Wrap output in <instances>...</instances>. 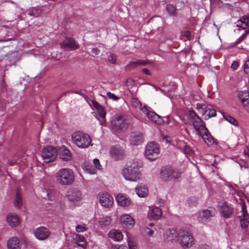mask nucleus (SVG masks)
I'll return each instance as SVG.
<instances>
[{
  "label": "nucleus",
  "mask_w": 249,
  "mask_h": 249,
  "mask_svg": "<svg viewBox=\"0 0 249 249\" xmlns=\"http://www.w3.org/2000/svg\"><path fill=\"white\" fill-rule=\"evenodd\" d=\"M55 178L56 181L62 185H70L74 182V173L70 169L62 168L56 173Z\"/></svg>",
  "instance_id": "nucleus-1"
},
{
  "label": "nucleus",
  "mask_w": 249,
  "mask_h": 249,
  "mask_svg": "<svg viewBox=\"0 0 249 249\" xmlns=\"http://www.w3.org/2000/svg\"><path fill=\"white\" fill-rule=\"evenodd\" d=\"M138 163L137 162H131L124 168L123 174L125 179L136 181L140 179L141 174Z\"/></svg>",
  "instance_id": "nucleus-2"
},
{
  "label": "nucleus",
  "mask_w": 249,
  "mask_h": 249,
  "mask_svg": "<svg viewBox=\"0 0 249 249\" xmlns=\"http://www.w3.org/2000/svg\"><path fill=\"white\" fill-rule=\"evenodd\" d=\"M111 126L115 131H123L128 126V119L125 116L121 114H116L112 118Z\"/></svg>",
  "instance_id": "nucleus-3"
},
{
  "label": "nucleus",
  "mask_w": 249,
  "mask_h": 249,
  "mask_svg": "<svg viewBox=\"0 0 249 249\" xmlns=\"http://www.w3.org/2000/svg\"><path fill=\"white\" fill-rule=\"evenodd\" d=\"M73 142L80 148H87L91 143V140L90 136L81 132L74 133L72 135Z\"/></svg>",
  "instance_id": "nucleus-4"
},
{
  "label": "nucleus",
  "mask_w": 249,
  "mask_h": 249,
  "mask_svg": "<svg viewBox=\"0 0 249 249\" xmlns=\"http://www.w3.org/2000/svg\"><path fill=\"white\" fill-rule=\"evenodd\" d=\"M188 117L190 121L193 125L194 128L197 131L198 134H200L201 132H203V131H207V129L203 124L202 121L194 110H191L189 111Z\"/></svg>",
  "instance_id": "nucleus-5"
},
{
  "label": "nucleus",
  "mask_w": 249,
  "mask_h": 249,
  "mask_svg": "<svg viewBox=\"0 0 249 249\" xmlns=\"http://www.w3.org/2000/svg\"><path fill=\"white\" fill-rule=\"evenodd\" d=\"M180 177V173L175 171L170 166L166 165L163 167L160 172V178L163 181H166L178 178Z\"/></svg>",
  "instance_id": "nucleus-6"
},
{
  "label": "nucleus",
  "mask_w": 249,
  "mask_h": 249,
  "mask_svg": "<svg viewBox=\"0 0 249 249\" xmlns=\"http://www.w3.org/2000/svg\"><path fill=\"white\" fill-rule=\"evenodd\" d=\"M160 154V149L158 145L155 142L148 143L145 148V156L149 160H156Z\"/></svg>",
  "instance_id": "nucleus-7"
},
{
  "label": "nucleus",
  "mask_w": 249,
  "mask_h": 249,
  "mask_svg": "<svg viewBox=\"0 0 249 249\" xmlns=\"http://www.w3.org/2000/svg\"><path fill=\"white\" fill-rule=\"evenodd\" d=\"M58 155V152L55 147L49 145L45 147L42 152V157L46 163L53 161Z\"/></svg>",
  "instance_id": "nucleus-8"
},
{
  "label": "nucleus",
  "mask_w": 249,
  "mask_h": 249,
  "mask_svg": "<svg viewBox=\"0 0 249 249\" xmlns=\"http://www.w3.org/2000/svg\"><path fill=\"white\" fill-rule=\"evenodd\" d=\"M60 46L65 51H70L77 49L79 47V45L73 38L67 37L60 43Z\"/></svg>",
  "instance_id": "nucleus-9"
},
{
  "label": "nucleus",
  "mask_w": 249,
  "mask_h": 249,
  "mask_svg": "<svg viewBox=\"0 0 249 249\" xmlns=\"http://www.w3.org/2000/svg\"><path fill=\"white\" fill-rule=\"evenodd\" d=\"M180 244L182 247L185 248H190L193 244V236L188 232L183 231L180 232Z\"/></svg>",
  "instance_id": "nucleus-10"
},
{
  "label": "nucleus",
  "mask_w": 249,
  "mask_h": 249,
  "mask_svg": "<svg viewBox=\"0 0 249 249\" xmlns=\"http://www.w3.org/2000/svg\"><path fill=\"white\" fill-rule=\"evenodd\" d=\"M99 202L102 206L109 208L113 204V197L107 193H100L98 195Z\"/></svg>",
  "instance_id": "nucleus-11"
},
{
  "label": "nucleus",
  "mask_w": 249,
  "mask_h": 249,
  "mask_svg": "<svg viewBox=\"0 0 249 249\" xmlns=\"http://www.w3.org/2000/svg\"><path fill=\"white\" fill-rule=\"evenodd\" d=\"M34 233L35 236L40 240L46 239L51 234V232L49 229L43 226L35 229Z\"/></svg>",
  "instance_id": "nucleus-12"
},
{
  "label": "nucleus",
  "mask_w": 249,
  "mask_h": 249,
  "mask_svg": "<svg viewBox=\"0 0 249 249\" xmlns=\"http://www.w3.org/2000/svg\"><path fill=\"white\" fill-rule=\"evenodd\" d=\"M67 197L71 202H78L82 199V194L79 190L76 188H72L69 190Z\"/></svg>",
  "instance_id": "nucleus-13"
},
{
  "label": "nucleus",
  "mask_w": 249,
  "mask_h": 249,
  "mask_svg": "<svg viewBox=\"0 0 249 249\" xmlns=\"http://www.w3.org/2000/svg\"><path fill=\"white\" fill-rule=\"evenodd\" d=\"M120 223L123 227L130 228L135 224L134 219L129 214H124L120 217Z\"/></svg>",
  "instance_id": "nucleus-14"
},
{
  "label": "nucleus",
  "mask_w": 249,
  "mask_h": 249,
  "mask_svg": "<svg viewBox=\"0 0 249 249\" xmlns=\"http://www.w3.org/2000/svg\"><path fill=\"white\" fill-rule=\"evenodd\" d=\"M110 154L115 160H121L125 156L124 150L119 146H114L111 148Z\"/></svg>",
  "instance_id": "nucleus-15"
},
{
  "label": "nucleus",
  "mask_w": 249,
  "mask_h": 249,
  "mask_svg": "<svg viewBox=\"0 0 249 249\" xmlns=\"http://www.w3.org/2000/svg\"><path fill=\"white\" fill-rule=\"evenodd\" d=\"M143 141V135L140 132H133L130 137L131 144L137 145L141 144Z\"/></svg>",
  "instance_id": "nucleus-16"
},
{
  "label": "nucleus",
  "mask_w": 249,
  "mask_h": 249,
  "mask_svg": "<svg viewBox=\"0 0 249 249\" xmlns=\"http://www.w3.org/2000/svg\"><path fill=\"white\" fill-rule=\"evenodd\" d=\"M178 235V234L176 230L174 229H169L164 234V238L167 243H173L176 241Z\"/></svg>",
  "instance_id": "nucleus-17"
},
{
  "label": "nucleus",
  "mask_w": 249,
  "mask_h": 249,
  "mask_svg": "<svg viewBox=\"0 0 249 249\" xmlns=\"http://www.w3.org/2000/svg\"><path fill=\"white\" fill-rule=\"evenodd\" d=\"M116 201L119 205L124 207L128 206L131 203L130 199L123 194H118L116 197Z\"/></svg>",
  "instance_id": "nucleus-18"
},
{
  "label": "nucleus",
  "mask_w": 249,
  "mask_h": 249,
  "mask_svg": "<svg viewBox=\"0 0 249 249\" xmlns=\"http://www.w3.org/2000/svg\"><path fill=\"white\" fill-rule=\"evenodd\" d=\"M59 158L64 161H69L71 159V155L70 150L65 146L61 147L58 151Z\"/></svg>",
  "instance_id": "nucleus-19"
},
{
  "label": "nucleus",
  "mask_w": 249,
  "mask_h": 249,
  "mask_svg": "<svg viewBox=\"0 0 249 249\" xmlns=\"http://www.w3.org/2000/svg\"><path fill=\"white\" fill-rule=\"evenodd\" d=\"M222 215L225 218H229L233 214V208L224 203L221 207Z\"/></svg>",
  "instance_id": "nucleus-20"
},
{
  "label": "nucleus",
  "mask_w": 249,
  "mask_h": 249,
  "mask_svg": "<svg viewBox=\"0 0 249 249\" xmlns=\"http://www.w3.org/2000/svg\"><path fill=\"white\" fill-rule=\"evenodd\" d=\"M8 249H20V241L17 237L10 238L7 243Z\"/></svg>",
  "instance_id": "nucleus-21"
},
{
  "label": "nucleus",
  "mask_w": 249,
  "mask_h": 249,
  "mask_svg": "<svg viewBox=\"0 0 249 249\" xmlns=\"http://www.w3.org/2000/svg\"><path fill=\"white\" fill-rule=\"evenodd\" d=\"M237 26L242 29H246L249 27V15H245L238 20Z\"/></svg>",
  "instance_id": "nucleus-22"
},
{
  "label": "nucleus",
  "mask_w": 249,
  "mask_h": 249,
  "mask_svg": "<svg viewBox=\"0 0 249 249\" xmlns=\"http://www.w3.org/2000/svg\"><path fill=\"white\" fill-rule=\"evenodd\" d=\"M238 97L244 106L249 105V91L244 90L241 91L238 94Z\"/></svg>",
  "instance_id": "nucleus-23"
},
{
  "label": "nucleus",
  "mask_w": 249,
  "mask_h": 249,
  "mask_svg": "<svg viewBox=\"0 0 249 249\" xmlns=\"http://www.w3.org/2000/svg\"><path fill=\"white\" fill-rule=\"evenodd\" d=\"M7 220L11 227H16L19 224V219L16 214H9L7 215Z\"/></svg>",
  "instance_id": "nucleus-24"
},
{
  "label": "nucleus",
  "mask_w": 249,
  "mask_h": 249,
  "mask_svg": "<svg viewBox=\"0 0 249 249\" xmlns=\"http://www.w3.org/2000/svg\"><path fill=\"white\" fill-rule=\"evenodd\" d=\"M199 135L201 136L205 142L208 145H212L214 143V139L211 135L208 130L207 132L203 131V132H201Z\"/></svg>",
  "instance_id": "nucleus-25"
},
{
  "label": "nucleus",
  "mask_w": 249,
  "mask_h": 249,
  "mask_svg": "<svg viewBox=\"0 0 249 249\" xmlns=\"http://www.w3.org/2000/svg\"><path fill=\"white\" fill-rule=\"evenodd\" d=\"M161 210L159 208L156 207L153 208L148 214V216L150 219L158 220L161 217Z\"/></svg>",
  "instance_id": "nucleus-26"
},
{
  "label": "nucleus",
  "mask_w": 249,
  "mask_h": 249,
  "mask_svg": "<svg viewBox=\"0 0 249 249\" xmlns=\"http://www.w3.org/2000/svg\"><path fill=\"white\" fill-rule=\"evenodd\" d=\"M136 192L139 196L144 197L147 196L148 191L144 185L141 184L136 188Z\"/></svg>",
  "instance_id": "nucleus-27"
},
{
  "label": "nucleus",
  "mask_w": 249,
  "mask_h": 249,
  "mask_svg": "<svg viewBox=\"0 0 249 249\" xmlns=\"http://www.w3.org/2000/svg\"><path fill=\"white\" fill-rule=\"evenodd\" d=\"M74 242L77 246L81 247L83 249H85L86 246V241L84 237L79 234H76L73 238Z\"/></svg>",
  "instance_id": "nucleus-28"
},
{
  "label": "nucleus",
  "mask_w": 249,
  "mask_h": 249,
  "mask_svg": "<svg viewBox=\"0 0 249 249\" xmlns=\"http://www.w3.org/2000/svg\"><path fill=\"white\" fill-rule=\"evenodd\" d=\"M93 113L101 124L105 122V117L106 115L105 110H96V111Z\"/></svg>",
  "instance_id": "nucleus-29"
},
{
  "label": "nucleus",
  "mask_w": 249,
  "mask_h": 249,
  "mask_svg": "<svg viewBox=\"0 0 249 249\" xmlns=\"http://www.w3.org/2000/svg\"><path fill=\"white\" fill-rule=\"evenodd\" d=\"M150 62L145 60H137L136 61H130L127 67H131L132 68H136L139 66H145Z\"/></svg>",
  "instance_id": "nucleus-30"
},
{
  "label": "nucleus",
  "mask_w": 249,
  "mask_h": 249,
  "mask_svg": "<svg viewBox=\"0 0 249 249\" xmlns=\"http://www.w3.org/2000/svg\"><path fill=\"white\" fill-rule=\"evenodd\" d=\"M42 10L39 7H32L28 11V14L30 16L37 17L42 13Z\"/></svg>",
  "instance_id": "nucleus-31"
},
{
  "label": "nucleus",
  "mask_w": 249,
  "mask_h": 249,
  "mask_svg": "<svg viewBox=\"0 0 249 249\" xmlns=\"http://www.w3.org/2000/svg\"><path fill=\"white\" fill-rule=\"evenodd\" d=\"M109 236L110 238L115 239L116 241H121L123 239V235L121 232L116 231H112L109 232Z\"/></svg>",
  "instance_id": "nucleus-32"
},
{
  "label": "nucleus",
  "mask_w": 249,
  "mask_h": 249,
  "mask_svg": "<svg viewBox=\"0 0 249 249\" xmlns=\"http://www.w3.org/2000/svg\"><path fill=\"white\" fill-rule=\"evenodd\" d=\"M145 111H147L145 113L147 117L152 121L157 123L159 115L153 111H149V110H145Z\"/></svg>",
  "instance_id": "nucleus-33"
},
{
  "label": "nucleus",
  "mask_w": 249,
  "mask_h": 249,
  "mask_svg": "<svg viewBox=\"0 0 249 249\" xmlns=\"http://www.w3.org/2000/svg\"><path fill=\"white\" fill-rule=\"evenodd\" d=\"M131 107L135 109H147L145 106L142 107V105L137 98H133L131 100Z\"/></svg>",
  "instance_id": "nucleus-34"
},
{
  "label": "nucleus",
  "mask_w": 249,
  "mask_h": 249,
  "mask_svg": "<svg viewBox=\"0 0 249 249\" xmlns=\"http://www.w3.org/2000/svg\"><path fill=\"white\" fill-rule=\"evenodd\" d=\"M15 206L17 208H20L22 205V197L18 191L16 192V200L14 202Z\"/></svg>",
  "instance_id": "nucleus-35"
},
{
  "label": "nucleus",
  "mask_w": 249,
  "mask_h": 249,
  "mask_svg": "<svg viewBox=\"0 0 249 249\" xmlns=\"http://www.w3.org/2000/svg\"><path fill=\"white\" fill-rule=\"evenodd\" d=\"M166 10L168 12L171 16H177V9L176 6L173 5V4H167L166 6Z\"/></svg>",
  "instance_id": "nucleus-36"
},
{
  "label": "nucleus",
  "mask_w": 249,
  "mask_h": 249,
  "mask_svg": "<svg viewBox=\"0 0 249 249\" xmlns=\"http://www.w3.org/2000/svg\"><path fill=\"white\" fill-rule=\"evenodd\" d=\"M216 110H205L204 115L205 119H208L211 117H215L216 115Z\"/></svg>",
  "instance_id": "nucleus-37"
},
{
  "label": "nucleus",
  "mask_w": 249,
  "mask_h": 249,
  "mask_svg": "<svg viewBox=\"0 0 249 249\" xmlns=\"http://www.w3.org/2000/svg\"><path fill=\"white\" fill-rule=\"evenodd\" d=\"M196 109H211L213 106L211 104H208L206 103L198 102L196 103Z\"/></svg>",
  "instance_id": "nucleus-38"
},
{
  "label": "nucleus",
  "mask_w": 249,
  "mask_h": 249,
  "mask_svg": "<svg viewBox=\"0 0 249 249\" xmlns=\"http://www.w3.org/2000/svg\"><path fill=\"white\" fill-rule=\"evenodd\" d=\"M249 34V30H246L244 33L234 43V46H236L246 38L247 36Z\"/></svg>",
  "instance_id": "nucleus-39"
},
{
  "label": "nucleus",
  "mask_w": 249,
  "mask_h": 249,
  "mask_svg": "<svg viewBox=\"0 0 249 249\" xmlns=\"http://www.w3.org/2000/svg\"><path fill=\"white\" fill-rule=\"evenodd\" d=\"M220 113L222 115V116L224 117L225 120H226L227 121L230 122L231 124L234 125L237 124V122L236 120L234 118L232 117L231 116L229 115H226L222 112H220Z\"/></svg>",
  "instance_id": "nucleus-40"
},
{
  "label": "nucleus",
  "mask_w": 249,
  "mask_h": 249,
  "mask_svg": "<svg viewBox=\"0 0 249 249\" xmlns=\"http://www.w3.org/2000/svg\"><path fill=\"white\" fill-rule=\"evenodd\" d=\"M240 225L242 228H246L249 224L248 218L240 217Z\"/></svg>",
  "instance_id": "nucleus-41"
},
{
  "label": "nucleus",
  "mask_w": 249,
  "mask_h": 249,
  "mask_svg": "<svg viewBox=\"0 0 249 249\" xmlns=\"http://www.w3.org/2000/svg\"><path fill=\"white\" fill-rule=\"evenodd\" d=\"M242 216H240V217H244V218H248L249 215L247 213L246 206L244 204L242 205Z\"/></svg>",
  "instance_id": "nucleus-42"
},
{
  "label": "nucleus",
  "mask_w": 249,
  "mask_h": 249,
  "mask_svg": "<svg viewBox=\"0 0 249 249\" xmlns=\"http://www.w3.org/2000/svg\"><path fill=\"white\" fill-rule=\"evenodd\" d=\"M108 59L111 63L115 64L116 61V56L113 53H111L108 55Z\"/></svg>",
  "instance_id": "nucleus-43"
},
{
  "label": "nucleus",
  "mask_w": 249,
  "mask_h": 249,
  "mask_svg": "<svg viewBox=\"0 0 249 249\" xmlns=\"http://www.w3.org/2000/svg\"><path fill=\"white\" fill-rule=\"evenodd\" d=\"M107 95L108 98L112 99L114 101H116L120 99V98L118 97L114 94L110 92H107Z\"/></svg>",
  "instance_id": "nucleus-44"
},
{
  "label": "nucleus",
  "mask_w": 249,
  "mask_h": 249,
  "mask_svg": "<svg viewBox=\"0 0 249 249\" xmlns=\"http://www.w3.org/2000/svg\"><path fill=\"white\" fill-rule=\"evenodd\" d=\"M212 215L211 214V212L208 210H205L203 211V213L202 217H204L206 219H208L210 216H212Z\"/></svg>",
  "instance_id": "nucleus-45"
},
{
  "label": "nucleus",
  "mask_w": 249,
  "mask_h": 249,
  "mask_svg": "<svg viewBox=\"0 0 249 249\" xmlns=\"http://www.w3.org/2000/svg\"><path fill=\"white\" fill-rule=\"evenodd\" d=\"M76 230L77 232H83L87 230L86 228L83 225H78L76 227Z\"/></svg>",
  "instance_id": "nucleus-46"
},
{
  "label": "nucleus",
  "mask_w": 249,
  "mask_h": 249,
  "mask_svg": "<svg viewBox=\"0 0 249 249\" xmlns=\"http://www.w3.org/2000/svg\"><path fill=\"white\" fill-rule=\"evenodd\" d=\"M190 98L193 99V103L191 101L190 102L191 104L195 105L196 101L198 100V98H200V97L198 95H191L189 98Z\"/></svg>",
  "instance_id": "nucleus-47"
},
{
  "label": "nucleus",
  "mask_w": 249,
  "mask_h": 249,
  "mask_svg": "<svg viewBox=\"0 0 249 249\" xmlns=\"http://www.w3.org/2000/svg\"><path fill=\"white\" fill-rule=\"evenodd\" d=\"M244 71L246 73H249V59L244 64Z\"/></svg>",
  "instance_id": "nucleus-48"
},
{
  "label": "nucleus",
  "mask_w": 249,
  "mask_h": 249,
  "mask_svg": "<svg viewBox=\"0 0 249 249\" xmlns=\"http://www.w3.org/2000/svg\"><path fill=\"white\" fill-rule=\"evenodd\" d=\"M184 36H185L188 40H191V33L189 31H185L183 34Z\"/></svg>",
  "instance_id": "nucleus-49"
},
{
  "label": "nucleus",
  "mask_w": 249,
  "mask_h": 249,
  "mask_svg": "<svg viewBox=\"0 0 249 249\" xmlns=\"http://www.w3.org/2000/svg\"><path fill=\"white\" fill-rule=\"evenodd\" d=\"M91 53H92V55L93 56H95V55H98L100 53V50L96 48H92V51H91Z\"/></svg>",
  "instance_id": "nucleus-50"
},
{
  "label": "nucleus",
  "mask_w": 249,
  "mask_h": 249,
  "mask_svg": "<svg viewBox=\"0 0 249 249\" xmlns=\"http://www.w3.org/2000/svg\"><path fill=\"white\" fill-rule=\"evenodd\" d=\"M92 105L96 108V109H102L101 105L96 101H92Z\"/></svg>",
  "instance_id": "nucleus-51"
},
{
  "label": "nucleus",
  "mask_w": 249,
  "mask_h": 249,
  "mask_svg": "<svg viewBox=\"0 0 249 249\" xmlns=\"http://www.w3.org/2000/svg\"><path fill=\"white\" fill-rule=\"evenodd\" d=\"M93 163L95 165V166H96V167L99 169H100L101 168V165L100 164V161H99V160L97 159H95L94 160H93Z\"/></svg>",
  "instance_id": "nucleus-52"
},
{
  "label": "nucleus",
  "mask_w": 249,
  "mask_h": 249,
  "mask_svg": "<svg viewBox=\"0 0 249 249\" xmlns=\"http://www.w3.org/2000/svg\"><path fill=\"white\" fill-rule=\"evenodd\" d=\"M198 249H212L211 248L206 244H201L199 245Z\"/></svg>",
  "instance_id": "nucleus-53"
},
{
  "label": "nucleus",
  "mask_w": 249,
  "mask_h": 249,
  "mask_svg": "<svg viewBox=\"0 0 249 249\" xmlns=\"http://www.w3.org/2000/svg\"><path fill=\"white\" fill-rule=\"evenodd\" d=\"M55 53L53 52L52 53V56L53 58H54L57 60H59L61 58V53H56V55H55Z\"/></svg>",
  "instance_id": "nucleus-54"
},
{
  "label": "nucleus",
  "mask_w": 249,
  "mask_h": 249,
  "mask_svg": "<svg viewBox=\"0 0 249 249\" xmlns=\"http://www.w3.org/2000/svg\"><path fill=\"white\" fill-rule=\"evenodd\" d=\"M128 246L129 249H138L135 244L133 242L130 241H129L128 242Z\"/></svg>",
  "instance_id": "nucleus-55"
},
{
  "label": "nucleus",
  "mask_w": 249,
  "mask_h": 249,
  "mask_svg": "<svg viewBox=\"0 0 249 249\" xmlns=\"http://www.w3.org/2000/svg\"><path fill=\"white\" fill-rule=\"evenodd\" d=\"M239 66L238 63L236 61L233 62L231 64V68L236 70Z\"/></svg>",
  "instance_id": "nucleus-56"
},
{
  "label": "nucleus",
  "mask_w": 249,
  "mask_h": 249,
  "mask_svg": "<svg viewBox=\"0 0 249 249\" xmlns=\"http://www.w3.org/2000/svg\"><path fill=\"white\" fill-rule=\"evenodd\" d=\"M163 123V120L162 119L160 116H158V117L157 118V122L156 124H161Z\"/></svg>",
  "instance_id": "nucleus-57"
},
{
  "label": "nucleus",
  "mask_w": 249,
  "mask_h": 249,
  "mask_svg": "<svg viewBox=\"0 0 249 249\" xmlns=\"http://www.w3.org/2000/svg\"><path fill=\"white\" fill-rule=\"evenodd\" d=\"M115 247L113 248L115 249ZM116 249H127V247L126 246H124V245H120L118 247L116 248Z\"/></svg>",
  "instance_id": "nucleus-58"
},
{
  "label": "nucleus",
  "mask_w": 249,
  "mask_h": 249,
  "mask_svg": "<svg viewBox=\"0 0 249 249\" xmlns=\"http://www.w3.org/2000/svg\"><path fill=\"white\" fill-rule=\"evenodd\" d=\"M142 71V72L146 74V75H150V73L148 69L144 68V69H143Z\"/></svg>",
  "instance_id": "nucleus-59"
},
{
  "label": "nucleus",
  "mask_w": 249,
  "mask_h": 249,
  "mask_svg": "<svg viewBox=\"0 0 249 249\" xmlns=\"http://www.w3.org/2000/svg\"><path fill=\"white\" fill-rule=\"evenodd\" d=\"M244 154L245 155H247V156H249V148L247 147L245 149Z\"/></svg>",
  "instance_id": "nucleus-60"
},
{
  "label": "nucleus",
  "mask_w": 249,
  "mask_h": 249,
  "mask_svg": "<svg viewBox=\"0 0 249 249\" xmlns=\"http://www.w3.org/2000/svg\"><path fill=\"white\" fill-rule=\"evenodd\" d=\"M148 230L149 231H148V234L149 236H152L153 234L154 231L152 230H150L149 229H148Z\"/></svg>",
  "instance_id": "nucleus-61"
},
{
  "label": "nucleus",
  "mask_w": 249,
  "mask_h": 249,
  "mask_svg": "<svg viewBox=\"0 0 249 249\" xmlns=\"http://www.w3.org/2000/svg\"><path fill=\"white\" fill-rule=\"evenodd\" d=\"M184 103L185 104H186V105L187 106H189V102L188 101V100L187 99H186L184 101Z\"/></svg>",
  "instance_id": "nucleus-62"
},
{
  "label": "nucleus",
  "mask_w": 249,
  "mask_h": 249,
  "mask_svg": "<svg viewBox=\"0 0 249 249\" xmlns=\"http://www.w3.org/2000/svg\"><path fill=\"white\" fill-rule=\"evenodd\" d=\"M2 84L3 86L6 88V84L5 83V82L4 81V79H2Z\"/></svg>",
  "instance_id": "nucleus-63"
},
{
  "label": "nucleus",
  "mask_w": 249,
  "mask_h": 249,
  "mask_svg": "<svg viewBox=\"0 0 249 249\" xmlns=\"http://www.w3.org/2000/svg\"><path fill=\"white\" fill-rule=\"evenodd\" d=\"M161 91H166L167 90H169L170 89H168L167 90H163V89H161L160 88L159 89Z\"/></svg>",
  "instance_id": "nucleus-64"
}]
</instances>
